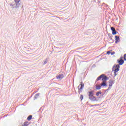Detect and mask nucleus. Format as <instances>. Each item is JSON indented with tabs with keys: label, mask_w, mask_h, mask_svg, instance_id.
Wrapping results in <instances>:
<instances>
[{
	"label": "nucleus",
	"mask_w": 126,
	"mask_h": 126,
	"mask_svg": "<svg viewBox=\"0 0 126 126\" xmlns=\"http://www.w3.org/2000/svg\"><path fill=\"white\" fill-rule=\"evenodd\" d=\"M111 30H112V32H113L114 30H116V29H115V28H114V27H111Z\"/></svg>",
	"instance_id": "4468645a"
},
{
	"label": "nucleus",
	"mask_w": 126,
	"mask_h": 126,
	"mask_svg": "<svg viewBox=\"0 0 126 126\" xmlns=\"http://www.w3.org/2000/svg\"><path fill=\"white\" fill-rule=\"evenodd\" d=\"M115 43H119V41H120V37L119 36H115Z\"/></svg>",
	"instance_id": "6e6552de"
},
{
	"label": "nucleus",
	"mask_w": 126,
	"mask_h": 126,
	"mask_svg": "<svg viewBox=\"0 0 126 126\" xmlns=\"http://www.w3.org/2000/svg\"><path fill=\"white\" fill-rule=\"evenodd\" d=\"M64 77L63 74H60L58 76H56L57 79H63Z\"/></svg>",
	"instance_id": "0eeeda50"
},
{
	"label": "nucleus",
	"mask_w": 126,
	"mask_h": 126,
	"mask_svg": "<svg viewBox=\"0 0 126 126\" xmlns=\"http://www.w3.org/2000/svg\"><path fill=\"white\" fill-rule=\"evenodd\" d=\"M117 63H119V64L116 65L114 70V74L115 76L117 75V72L120 70V65H123L125 63V61L123 60L122 57H120V60H117Z\"/></svg>",
	"instance_id": "f03ea898"
},
{
	"label": "nucleus",
	"mask_w": 126,
	"mask_h": 126,
	"mask_svg": "<svg viewBox=\"0 0 126 126\" xmlns=\"http://www.w3.org/2000/svg\"><path fill=\"white\" fill-rule=\"evenodd\" d=\"M109 88L108 89H111L112 86H113V84L114 83V81L112 80H110L109 81Z\"/></svg>",
	"instance_id": "423d86ee"
},
{
	"label": "nucleus",
	"mask_w": 126,
	"mask_h": 126,
	"mask_svg": "<svg viewBox=\"0 0 126 126\" xmlns=\"http://www.w3.org/2000/svg\"><path fill=\"white\" fill-rule=\"evenodd\" d=\"M80 99L81 101H82V100H83V95H81L80 96Z\"/></svg>",
	"instance_id": "ddd939ff"
},
{
	"label": "nucleus",
	"mask_w": 126,
	"mask_h": 126,
	"mask_svg": "<svg viewBox=\"0 0 126 126\" xmlns=\"http://www.w3.org/2000/svg\"><path fill=\"white\" fill-rule=\"evenodd\" d=\"M115 54H116V52H115L114 51L111 52V55H112V56H113V55H115Z\"/></svg>",
	"instance_id": "2eb2a0df"
},
{
	"label": "nucleus",
	"mask_w": 126,
	"mask_h": 126,
	"mask_svg": "<svg viewBox=\"0 0 126 126\" xmlns=\"http://www.w3.org/2000/svg\"><path fill=\"white\" fill-rule=\"evenodd\" d=\"M78 88L79 90V94H80V93L82 92V90H83V88H84V84H83L82 82H81L80 84L78 86Z\"/></svg>",
	"instance_id": "20e7f679"
},
{
	"label": "nucleus",
	"mask_w": 126,
	"mask_h": 126,
	"mask_svg": "<svg viewBox=\"0 0 126 126\" xmlns=\"http://www.w3.org/2000/svg\"><path fill=\"white\" fill-rule=\"evenodd\" d=\"M28 121H31V120H32V115H30L28 118H27Z\"/></svg>",
	"instance_id": "1a4fd4ad"
},
{
	"label": "nucleus",
	"mask_w": 126,
	"mask_h": 126,
	"mask_svg": "<svg viewBox=\"0 0 126 126\" xmlns=\"http://www.w3.org/2000/svg\"><path fill=\"white\" fill-rule=\"evenodd\" d=\"M111 53V52L110 51H108L107 52V55H110V53Z\"/></svg>",
	"instance_id": "a211bd4d"
},
{
	"label": "nucleus",
	"mask_w": 126,
	"mask_h": 126,
	"mask_svg": "<svg viewBox=\"0 0 126 126\" xmlns=\"http://www.w3.org/2000/svg\"><path fill=\"white\" fill-rule=\"evenodd\" d=\"M101 78H102L101 80L102 81V82L100 85H96L95 86L96 90H100L102 87H107V80L109 79L108 77L105 76L104 74H102L97 77V79L95 80V82H97V81L100 80Z\"/></svg>",
	"instance_id": "f257e3e1"
},
{
	"label": "nucleus",
	"mask_w": 126,
	"mask_h": 126,
	"mask_svg": "<svg viewBox=\"0 0 126 126\" xmlns=\"http://www.w3.org/2000/svg\"><path fill=\"white\" fill-rule=\"evenodd\" d=\"M48 63V60L46 59L45 61L44 62V64H46Z\"/></svg>",
	"instance_id": "dca6fc26"
},
{
	"label": "nucleus",
	"mask_w": 126,
	"mask_h": 126,
	"mask_svg": "<svg viewBox=\"0 0 126 126\" xmlns=\"http://www.w3.org/2000/svg\"><path fill=\"white\" fill-rule=\"evenodd\" d=\"M99 94H102V92L101 91H99V92L96 93V96H99Z\"/></svg>",
	"instance_id": "f8f14e48"
},
{
	"label": "nucleus",
	"mask_w": 126,
	"mask_h": 126,
	"mask_svg": "<svg viewBox=\"0 0 126 126\" xmlns=\"http://www.w3.org/2000/svg\"><path fill=\"white\" fill-rule=\"evenodd\" d=\"M89 99L91 101H96V97L94 96V92L93 91L88 92Z\"/></svg>",
	"instance_id": "7ed1b4c3"
},
{
	"label": "nucleus",
	"mask_w": 126,
	"mask_h": 126,
	"mask_svg": "<svg viewBox=\"0 0 126 126\" xmlns=\"http://www.w3.org/2000/svg\"><path fill=\"white\" fill-rule=\"evenodd\" d=\"M124 61H126V54L124 55Z\"/></svg>",
	"instance_id": "f3484780"
},
{
	"label": "nucleus",
	"mask_w": 126,
	"mask_h": 126,
	"mask_svg": "<svg viewBox=\"0 0 126 126\" xmlns=\"http://www.w3.org/2000/svg\"><path fill=\"white\" fill-rule=\"evenodd\" d=\"M10 5L11 6H14L15 5V4H12V3H11V4H10Z\"/></svg>",
	"instance_id": "6ab92c4d"
},
{
	"label": "nucleus",
	"mask_w": 126,
	"mask_h": 126,
	"mask_svg": "<svg viewBox=\"0 0 126 126\" xmlns=\"http://www.w3.org/2000/svg\"><path fill=\"white\" fill-rule=\"evenodd\" d=\"M112 34L113 35H116V34H117V31H116V30L112 32Z\"/></svg>",
	"instance_id": "9b49d317"
},
{
	"label": "nucleus",
	"mask_w": 126,
	"mask_h": 126,
	"mask_svg": "<svg viewBox=\"0 0 126 126\" xmlns=\"http://www.w3.org/2000/svg\"><path fill=\"white\" fill-rule=\"evenodd\" d=\"M14 1H15V3L16 4L15 7H19V5H20L19 4V2H20V0H14Z\"/></svg>",
	"instance_id": "39448f33"
},
{
	"label": "nucleus",
	"mask_w": 126,
	"mask_h": 126,
	"mask_svg": "<svg viewBox=\"0 0 126 126\" xmlns=\"http://www.w3.org/2000/svg\"><path fill=\"white\" fill-rule=\"evenodd\" d=\"M29 126V125L28 124V122H25L24 123V124L23 125H22V126Z\"/></svg>",
	"instance_id": "9d476101"
}]
</instances>
